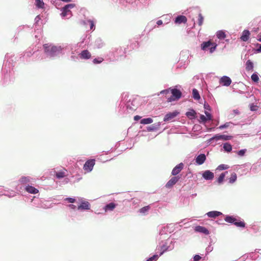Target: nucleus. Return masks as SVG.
Returning <instances> with one entry per match:
<instances>
[{
    "mask_svg": "<svg viewBox=\"0 0 261 261\" xmlns=\"http://www.w3.org/2000/svg\"><path fill=\"white\" fill-rule=\"evenodd\" d=\"M103 61L102 58H95L93 60V62L94 64H99L101 63Z\"/></svg>",
    "mask_w": 261,
    "mask_h": 261,
    "instance_id": "obj_37",
    "label": "nucleus"
},
{
    "mask_svg": "<svg viewBox=\"0 0 261 261\" xmlns=\"http://www.w3.org/2000/svg\"><path fill=\"white\" fill-rule=\"evenodd\" d=\"M258 38L257 40L261 42V33L258 35Z\"/></svg>",
    "mask_w": 261,
    "mask_h": 261,
    "instance_id": "obj_55",
    "label": "nucleus"
},
{
    "mask_svg": "<svg viewBox=\"0 0 261 261\" xmlns=\"http://www.w3.org/2000/svg\"><path fill=\"white\" fill-rule=\"evenodd\" d=\"M253 69V64L250 60H248L246 63V70L247 71L252 70Z\"/></svg>",
    "mask_w": 261,
    "mask_h": 261,
    "instance_id": "obj_20",
    "label": "nucleus"
},
{
    "mask_svg": "<svg viewBox=\"0 0 261 261\" xmlns=\"http://www.w3.org/2000/svg\"><path fill=\"white\" fill-rule=\"evenodd\" d=\"M94 165L95 160H89L85 163L83 168L84 170L90 172L92 171Z\"/></svg>",
    "mask_w": 261,
    "mask_h": 261,
    "instance_id": "obj_5",
    "label": "nucleus"
},
{
    "mask_svg": "<svg viewBox=\"0 0 261 261\" xmlns=\"http://www.w3.org/2000/svg\"><path fill=\"white\" fill-rule=\"evenodd\" d=\"M150 209L149 205L144 206L139 210V212L142 214H145Z\"/></svg>",
    "mask_w": 261,
    "mask_h": 261,
    "instance_id": "obj_28",
    "label": "nucleus"
},
{
    "mask_svg": "<svg viewBox=\"0 0 261 261\" xmlns=\"http://www.w3.org/2000/svg\"><path fill=\"white\" fill-rule=\"evenodd\" d=\"M230 122H226L223 125H220L218 128L220 129H222L225 128H227L229 126Z\"/></svg>",
    "mask_w": 261,
    "mask_h": 261,
    "instance_id": "obj_40",
    "label": "nucleus"
},
{
    "mask_svg": "<svg viewBox=\"0 0 261 261\" xmlns=\"http://www.w3.org/2000/svg\"><path fill=\"white\" fill-rule=\"evenodd\" d=\"M80 56L81 59H89L91 57V54L88 50H84L80 54Z\"/></svg>",
    "mask_w": 261,
    "mask_h": 261,
    "instance_id": "obj_11",
    "label": "nucleus"
},
{
    "mask_svg": "<svg viewBox=\"0 0 261 261\" xmlns=\"http://www.w3.org/2000/svg\"><path fill=\"white\" fill-rule=\"evenodd\" d=\"M168 249V247L166 245H163L162 246H161V253H160V255H162L163 254V253L166 251V250H167Z\"/></svg>",
    "mask_w": 261,
    "mask_h": 261,
    "instance_id": "obj_38",
    "label": "nucleus"
},
{
    "mask_svg": "<svg viewBox=\"0 0 261 261\" xmlns=\"http://www.w3.org/2000/svg\"><path fill=\"white\" fill-rule=\"evenodd\" d=\"M158 258V255H154L152 257L149 258L146 261H153L154 260H156Z\"/></svg>",
    "mask_w": 261,
    "mask_h": 261,
    "instance_id": "obj_43",
    "label": "nucleus"
},
{
    "mask_svg": "<svg viewBox=\"0 0 261 261\" xmlns=\"http://www.w3.org/2000/svg\"><path fill=\"white\" fill-rule=\"evenodd\" d=\"M25 190L28 193H31V194H35L39 192V190L38 189H37L35 188H34V187H33L32 186H30V185L27 186L25 187Z\"/></svg>",
    "mask_w": 261,
    "mask_h": 261,
    "instance_id": "obj_15",
    "label": "nucleus"
},
{
    "mask_svg": "<svg viewBox=\"0 0 261 261\" xmlns=\"http://www.w3.org/2000/svg\"><path fill=\"white\" fill-rule=\"evenodd\" d=\"M234 224L237 226L240 227H245V223L243 221H236Z\"/></svg>",
    "mask_w": 261,
    "mask_h": 261,
    "instance_id": "obj_30",
    "label": "nucleus"
},
{
    "mask_svg": "<svg viewBox=\"0 0 261 261\" xmlns=\"http://www.w3.org/2000/svg\"><path fill=\"white\" fill-rule=\"evenodd\" d=\"M224 149L227 152H230L232 150V146L229 143H225L223 145Z\"/></svg>",
    "mask_w": 261,
    "mask_h": 261,
    "instance_id": "obj_25",
    "label": "nucleus"
},
{
    "mask_svg": "<svg viewBox=\"0 0 261 261\" xmlns=\"http://www.w3.org/2000/svg\"><path fill=\"white\" fill-rule=\"evenodd\" d=\"M220 135H216L215 136H214L213 137H212L211 139V140H221V138H220Z\"/></svg>",
    "mask_w": 261,
    "mask_h": 261,
    "instance_id": "obj_44",
    "label": "nucleus"
},
{
    "mask_svg": "<svg viewBox=\"0 0 261 261\" xmlns=\"http://www.w3.org/2000/svg\"><path fill=\"white\" fill-rule=\"evenodd\" d=\"M200 122H205L207 120V119L206 118V117L204 116L203 115H201L200 116Z\"/></svg>",
    "mask_w": 261,
    "mask_h": 261,
    "instance_id": "obj_42",
    "label": "nucleus"
},
{
    "mask_svg": "<svg viewBox=\"0 0 261 261\" xmlns=\"http://www.w3.org/2000/svg\"><path fill=\"white\" fill-rule=\"evenodd\" d=\"M201 258V257L199 255H195L193 259L194 261H199Z\"/></svg>",
    "mask_w": 261,
    "mask_h": 261,
    "instance_id": "obj_48",
    "label": "nucleus"
},
{
    "mask_svg": "<svg viewBox=\"0 0 261 261\" xmlns=\"http://www.w3.org/2000/svg\"><path fill=\"white\" fill-rule=\"evenodd\" d=\"M141 119V117L140 116H138V115H136L134 117V120L135 121H138L139 119Z\"/></svg>",
    "mask_w": 261,
    "mask_h": 261,
    "instance_id": "obj_51",
    "label": "nucleus"
},
{
    "mask_svg": "<svg viewBox=\"0 0 261 261\" xmlns=\"http://www.w3.org/2000/svg\"><path fill=\"white\" fill-rule=\"evenodd\" d=\"M161 93L165 94V97L168 102H172L179 98V90L176 89H168L163 90Z\"/></svg>",
    "mask_w": 261,
    "mask_h": 261,
    "instance_id": "obj_1",
    "label": "nucleus"
},
{
    "mask_svg": "<svg viewBox=\"0 0 261 261\" xmlns=\"http://www.w3.org/2000/svg\"><path fill=\"white\" fill-rule=\"evenodd\" d=\"M253 109H254V108H252L251 109V110H253Z\"/></svg>",
    "mask_w": 261,
    "mask_h": 261,
    "instance_id": "obj_60",
    "label": "nucleus"
},
{
    "mask_svg": "<svg viewBox=\"0 0 261 261\" xmlns=\"http://www.w3.org/2000/svg\"><path fill=\"white\" fill-rule=\"evenodd\" d=\"M116 206V204L113 202H111L108 204H107L105 206V211L107 212L108 211H113Z\"/></svg>",
    "mask_w": 261,
    "mask_h": 261,
    "instance_id": "obj_17",
    "label": "nucleus"
},
{
    "mask_svg": "<svg viewBox=\"0 0 261 261\" xmlns=\"http://www.w3.org/2000/svg\"><path fill=\"white\" fill-rule=\"evenodd\" d=\"M179 172V165H177L173 169L172 173L173 175H177Z\"/></svg>",
    "mask_w": 261,
    "mask_h": 261,
    "instance_id": "obj_33",
    "label": "nucleus"
},
{
    "mask_svg": "<svg viewBox=\"0 0 261 261\" xmlns=\"http://www.w3.org/2000/svg\"><path fill=\"white\" fill-rule=\"evenodd\" d=\"M195 231L198 232H201L205 234H209V231L207 229L203 226H197L195 227Z\"/></svg>",
    "mask_w": 261,
    "mask_h": 261,
    "instance_id": "obj_12",
    "label": "nucleus"
},
{
    "mask_svg": "<svg viewBox=\"0 0 261 261\" xmlns=\"http://www.w3.org/2000/svg\"><path fill=\"white\" fill-rule=\"evenodd\" d=\"M175 22L176 23H177V22H179V15L177 16L176 17V19H175Z\"/></svg>",
    "mask_w": 261,
    "mask_h": 261,
    "instance_id": "obj_54",
    "label": "nucleus"
},
{
    "mask_svg": "<svg viewBox=\"0 0 261 261\" xmlns=\"http://www.w3.org/2000/svg\"><path fill=\"white\" fill-rule=\"evenodd\" d=\"M220 83L225 86H228L231 83V79L226 76H223L220 80Z\"/></svg>",
    "mask_w": 261,
    "mask_h": 261,
    "instance_id": "obj_6",
    "label": "nucleus"
},
{
    "mask_svg": "<svg viewBox=\"0 0 261 261\" xmlns=\"http://www.w3.org/2000/svg\"><path fill=\"white\" fill-rule=\"evenodd\" d=\"M237 178V174L234 172L232 173L230 177L229 178V183L232 184L236 181Z\"/></svg>",
    "mask_w": 261,
    "mask_h": 261,
    "instance_id": "obj_27",
    "label": "nucleus"
},
{
    "mask_svg": "<svg viewBox=\"0 0 261 261\" xmlns=\"http://www.w3.org/2000/svg\"><path fill=\"white\" fill-rule=\"evenodd\" d=\"M178 113L177 112H173L172 113H169L167 114L164 119L165 121H169L176 117L178 115Z\"/></svg>",
    "mask_w": 261,
    "mask_h": 261,
    "instance_id": "obj_13",
    "label": "nucleus"
},
{
    "mask_svg": "<svg viewBox=\"0 0 261 261\" xmlns=\"http://www.w3.org/2000/svg\"><path fill=\"white\" fill-rule=\"evenodd\" d=\"M20 182L22 184H27L30 182V177L23 176L20 179Z\"/></svg>",
    "mask_w": 261,
    "mask_h": 261,
    "instance_id": "obj_26",
    "label": "nucleus"
},
{
    "mask_svg": "<svg viewBox=\"0 0 261 261\" xmlns=\"http://www.w3.org/2000/svg\"><path fill=\"white\" fill-rule=\"evenodd\" d=\"M203 17L202 16V14L201 13H199L198 15V24L199 25L201 26L202 25L203 22Z\"/></svg>",
    "mask_w": 261,
    "mask_h": 261,
    "instance_id": "obj_34",
    "label": "nucleus"
},
{
    "mask_svg": "<svg viewBox=\"0 0 261 261\" xmlns=\"http://www.w3.org/2000/svg\"><path fill=\"white\" fill-rule=\"evenodd\" d=\"M258 52H261V44L259 45V47L257 49Z\"/></svg>",
    "mask_w": 261,
    "mask_h": 261,
    "instance_id": "obj_56",
    "label": "nucleus"
},
{
    "mask_svg": "<svg viewBox=\"0 0 261 261\" xmlns=\"http://www.w3.org/2000/svg\"><path fill=\"white\" fill-rule=\"evenodd\" d=\"M67 176V170L65 169L56 172V176L57 178H62Z\"/></svg>",
    "mask_w": 261,
    "mask_h": 261,
    "instance_id": "obj_16",
    "label": "nucleus"
},
{
    "mask_svg": "<svg viewBox=\"0 0 261 261\" xmlns=\"http://www.w3.org/2000/svg\"><path fill=\"white\" fill-rule=\"evenodd\" d=\"M180 170H181L182 168V166H183L182 163H180Z\"/></svg>",
    "mask_w": 261,
    "mask_h": 261,
    "instance_id": "obj_58",
    "label": "nucleus"
},
{
    "mask_svg": "<svg viewBox=\"0 0 261 261\" xmlns=\"http://www.w3.org/2000/svg\"><path fill=\"white\" fill-rule=\"evenodd\" d=\"M196 163L198 165H202L206 160V156L204 154H200L196 158Z\"/></svg>",
    "mask_w": 261,
    "mask_h": 261,
    "instance_id": "obj_10",
    "label": "nucleus"
},
{
    "mask_svg": "<svg viewBox=\"0 0 261 261\" xmlns=\"http://www.w3.org/2000/svg\"><path fill=\"white\" fill-rule=\"evenodd\" d=\"M217 46V44L211 40L203 42L201 44V48L202 50H206L209 49L211 53H213L216 50Z\"/></svg>",
    "mask_w": 261,
    "mask_h": 261,
    "instance_id": "obj_3",
    "label": "nucleus"
},
{
    "mask_svg": "<svg viewBox=\"0 0 261 261\" xmlns=\"http://www.w3.org/2000/svg\"><path fill=\"white\" fill-rule=\"evenodd\" d=\"M253 109H254V108H252L251 109V110H253Z\"/></svg>",
    "mask_w": 261,
    "mask_h": 261,
    "instance_id": "obj_59",
    "label": "nucleus"
},
{
    "mask_svg": "<svg viewBox=\"0 0 261 261\" xmlns=\"http://www.w3.org/2000/svg\"><path fill=\"white\" fill-rule=\"evenodd\" d=\"M75 5L73 4H70L66 5L65 7L62 8V12L61 13V15L63 17H65L68 15L69 14H71V12L70 10V9H72L74 8Z\"/></svg>",
    "mask_w": 261,
    "mask_h": 261,
    "instance_id": "obj_4",
    "label": "nucleus"
},
{
    "mask_svg": "<svg viewBox=\"0 0 261 261\" xmlns=\"http://www.w3.org/2000/svg\"><path fill=\"white\" fill-rule=\"evenodd\" d=\"M204 108L205 109L210 110V107L208 104H204Z\"/></svg>",
    "mask_w": 261,
    "mask_h": 261,
    "instance_id": "obj_50",
    "label": "nucleus"
},
{
    "mask_svg": "<svg viewBox=\"0 0 261 261\" xmlns=\"http://www.w3.org/2000/svg\"><path fill=\"white\" fill-rule=\"evenodd\" d=\"M250 35V32L248 30H244L242 33V35L241 36L240 39L241 40L246 42L248 40Z\"/></svg>",
    "mask_w": 261,
    "mask_h": 261,
    "instance_id": "obj_14",
    "label": "nucleus"
},
{
    "mask_svg": "<svg viewBox=\"0 0 261 261\" xmlns=\"http://www.w3.org/2000/svg\"><path fill=\"white\" fill-rule=\"evenodd\" d=\"M217 37L219 39H223L226 37V35L223 31H219L217 32L216 34Z\"/></svg>",
    "mask_w": 261,
    "mask_h": 261,
    "instance_id": "obj_23",
    "label": "nucleus"
},
{
    "mask_svg": "<svg viewBox=\"0 0 261 261\" xmlns=\"http://www.w3.org/2000/svg\"><path fill=\"white\" fill-rule=\"evenodd\" d=\"M187 21V19L186 16L183 15H180V23L184 22L185 23Z\"/></svg>",
    "mask_w": 261,
    "mask_h": 261,
    "instance_id": "obj_46",
    "label": "nucleus"
},
{
    "mask_svg": "<svg viewBox=\"0 0 261 261\" xmlns=\"http://www.w3.org/2000/svg\"><path fill=\"white\" fill-rule=\"evenodd\" d=\"M178 179L177 176L172 177L166 184L165 187L168 189L171 188L178 181Z\"/></svg>",
    "mask_w": 261,
    "mask_h": 261,
    "instance_id": "obj_7",
    "label": "nucleus"
},
{
    "mask_svg": "<svg viewBox=\"0 0 261 261\" xmlns=\"http://www.w3.org/2000/svg\"><path fill=\"white\" fill-rule=\"evenodd\" d=\"M229 168L228 166L227 165L222 164L218 166V169L221 170H225Z\"/></svg>",
    "mask_w": 261,
    "mask_h": 261,
    "instance_id": "obj_39",
    "label": "nucleus"
},
{
    "mask_svg": "<svg viewBox=\"0 0 261 261\" xmlns=\"http://www.w3.org/2000/svg\"><path fill=\"white\" fill-rule=\"evenodd\" d=\"M36 5L38 8H42L44 6V3L42 0H35Z\"/></svg>",
    "mask_w": 261,
    "mask_h": 261,
    "instance_id": "obj_29",
    "label": "nucleus"
},
{
    "mask_svg": "<svg viewBox=\"0 0 261 261\" xmlns=\"http://www.w3.org/2000/svg\"><path fill=\"white\" fill-rule=\"evenodd\" d=\"M196 114V113L195 111L191 109L189 111L187 112L186 114V116L190 119H193L195 118V115Z\"/></svg>",
    "mask_w": 261,
    "mask_h": 261,
    "instance_id": "obj_19",
    "label": "nucleus"
},
{
    "mask_svg": "<svg viewBox=\"0 0 261 261\" xmlns=\"http://www.w3.org/2000/svg\"><path fill=\"white\" fill-rule=\"evenodd\" d=\"M65 200L67 201L69 203H73L75 202L76 200L73 198H66L65 199Z\"/></svg>",
    "mask_w": 261,
    "mask_h": 261,
    "instance_id": "obj_41",
    "label": "nucleus"
},
{
    "mask_svg": "<svg viewBox=\"0 0 261 261\" xmlns=\"http://www.w3.org/2000/svg\"><path fill=\"white\" fill-rule=\"evenodd\" d=\"M226 173H227V172H225V173H222L220 175L219 177L218 178V183L221 184L222 182V181H223L224 178L225 176Z\"/></svg>",
    "mask_w": 261,
    "mask_h": 261,
    "instance_id": "obj_32",
    "label": "nucleus"
},
{
    "mask_svg": "<svg viewBox=\"0 0 261 261\" xmlns=\"http://www.w3.org/2000/svg\"><path fill=\"white\" fill-rule=\"evenodd\" d=\"M158 25H160L163 24V21L161 20H159L156 22Z\"/></svg>",
    "mask_w": 261,
    "mask_h": 261,
    "instance_id": "obj_53",
    "label": "nucleus"
},
{
    "mask_svg": "<svg viewBox=\"0 0 261 261\" xmlns=\"http://www.w3.org/2000/svg\"><path fill=\"white\" fill-rule=\"evenodd\" d=\"M220 138H221V140L226 141L231 140L232 138V136L221 135H220Z\"/></svg>",
    "mask_w": 261,
    "mask_h": 261,
    "instance_id": "obj_35",
    "label": "nucleus"
},
{
    "mask_svg": "<svg viewBox=\"0 0 261 261\" xmlns=\"http://www.w3.org/2000/svg\"><path fill=\"white\" fill-rule=\"evenodd\" d=\"M246 149H242V150H239L238 152V154L240 156H243L244 155L245 152H246Z\"/></svg>",
    "mask_w": 261,
    "mask_h": 261,
    "instance_id": "obj_45",
    "label": "nucleus"
},
{
    "mask_svg": "<svg viewBox=\"0 0 261 261\" xmlns=\"http://www.w3.org/2000/svg\"><path fill=\"white\" fill-rule=\"evenodd\" d=\"M90 208V204L88 201H82L77 207L79 210H88Z\"/></svg>",
    "mask_w": 261,
    "mask_h": 261,
    "instance_id": "obj_9",
    "label": "nucleus"
},
{
    "mask_svg": "<svg viewBox=\"0 0 261 261\" xmlns=\"http://www.w3.org/2000/svg\"><path fill=\"white\" fill-rule=\"evenodd\" d=\"M45 53L50 57L58 55L62 50L61 46H55L51 44L46 43L43 45Z\"/></svg>",
    "mask_w": 261,
    "mask_h": 261,
    "instance_id": "obj_2",
    "label": "nucleus"
},
{
    "mask_svg": "<svg viewBox=\"0 0 261 261\" xmlns=\"http://www.w3.org/2000/svg\"><path fill=\"white\" fill-rule=\"evenodd\" d=\"M193 97L195 100H199L200 99V96L199 94L198 90L196 89H193L192 90Z\"/></svg>",
    "mask_w": 261,
    "mask_h": 261,
    "instance_id": "obj_21",
    "label": "nucleus"
},
{
    "mask_svg": "<svg viewBox=\"0 0 261 261\" xmlns=\"http://www.w3.org/2000/svg\"><path fill=\"white\" fill-rule=\"evenodd\" d=\"M205 114L206 115V117L207 119V120L212 119V115H211L210 113L206 111H205Z\"/></svg>",
    "mask_w": 261,
    "mask_h": 261,
    "instance_id": "obj_47",
    "label": "nucleus"
},
{
    "mask_svg": "<svg viewBox=\"0 0 261 261\" xmlns=\"http://www.w3.org/2000/svg\"><path fill=\"white\" fill-rule=\"evenodd\" d=\"M68 207H69L70 208H71V209H73V210H74V209H75V208L76 206H75V205H73V204H69V205H68Z\"/></svg>",
    "mask_w": 261,
    "mask_h": 261,
    "instance_id": "obj_52",
    "label": "nucleus"
},
{
    "mask_svg": "<svg viewBox=\"0 0 261 261\" xmlns=\"http://www.w3.org/2000/svg\"><path fill=\"white\" fill-rule=\"evenodd\" d=\"M61 1L62 2H70L71 1V0H61Z\"/></svg>",
    "mask_w": 261,
    "mask_h": 261,
    "instance_id": "obj_57",
    "label": "nucleus"
},
{
    "mask_svg": "<svg viewBox=\"0 0 261 261\" xmlns=\"http://www.w3.org/2000/svg\"><path fill=\"white\" fill-rule=\"evenodd\" d=\"M152 122L153 120L151 118H147L142 119L140 122L143 124H147L151 123Z\"/></svg>",
    "mask_w": 261,
    "mask_h": 261,
    "instance_id": "obj_24",
    "label": "nucleus"
},
{
    "mask_svg": "<svg viewBox=\"0 0 261 261\" xmlns=\"http://www.w3.org/2000/svg\"><path fill=\"white\" fill-rule=\"evenodd\" d=\"M222 215V213L221 212H218V211H212L208 212L207 213V215L211 218H215L220 215Z\"/></svg>",
    "mask_w": 261,
    "mask_h": 261,
    "instance_id": "obj_18",
    "label": "nucleus"
},
{
    "mask_svg": "<svg viewBox=\"0 0 261 261\" xmlns=\"http://www.w3.org/2000/svg\"><path fill=\"white\" fill-rule=\"evenodd\" d=\"M135 102L134 101H132L130 103V104L133 106V107L132 106H130L129 102H128L127 105V109H129L132 110V111H135L137 109V106H135L133 103V102Z\"/></svg>",
    "mask_w": 261,
    "mask_h": 261,
    "instance_id": "obj_31",
    "label": "nucleus"
},
{
    "mask_svg": "<svg viewBox=\"0 0 261 261\" xmlns=\"http://www.w3.org/2000/svg\"><path fill=\"white\" fill-rule=\"evenodd\" d=\"M202 177L206 180H212L214 177V173L210 170H206L202 174Z\"/></svg>",
    "mask_w": 261,
    "mask_h": 261,
    "instance_id": "obj_8",
    "label": "nucleus"
},
{
    "mask_svg": "<svg viewBox=\"0 0 261 261\" xmlns=\"http://www.w3.org/2000/svg\"><path fill=\"white\" fill-rule=\"evenodd\" d=\"M251 80L254 82H256V83H257L258 81H259V77H258V76L257 75V74H255V73H253L252 75H251Z\"/></svg>",
    "mask_w": 261,
    "mask_h": 261,
    "instance_id": "obj_36",
    "label": "nucleus"
},
{
    "mask_svg": "<svg viewBox=\"0 0 261 261\" xmlns=\"http://www.w3.org/2000/svg\"><path fill=\"white\" fill-rule=\"evenodd\" d=\"M225 221L227 222L230 223H234L235 221H237V219H236L233 216H227L225 219Z\"/></svg>",
    "mask_w": 261,
    "mask_h": 261,
    "instance_id": "obj_22",
    "label": "nucleus"
},
{
    "mask_svg": "<svg viewBox=\"0 0 261 261\" xmlns=\"http://www.w3.org/2000/svg\"><path fill=\"white\" fill-rule=\"evenodd\" d=\"M89 22L90 23V29L92 30L94 27V24L93 21L89 20Z\"/></svg>",
    "mask_w": 261,
    "mask_h": 261,
    "instance_id": "obj_49",
    "label": "nucleus"
}]
</instances>
